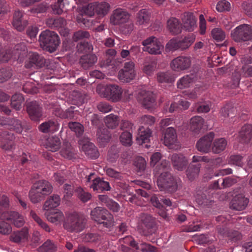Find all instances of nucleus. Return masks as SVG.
<instances>
[{"instance_id":"1","label":"nucleus","mask_w":252,"mask_h":252,"mask_svg":"<svg viewBox=\"0 0 252 252\" xmlns=\"http://www.w3.org/2000/svg\"><path fill=\"white\" fill-rule=\"evenodd\" d=\"M9 208V199L3 195L0 200V215L1 220H6L17 227H20L25 223L24 217L15 211H7Z\"/></svg>"},{"instance_id":"2","label":"nucleus","mask_w":252,"mask_h":252,"mask_svg":"<svg viewBox=\"0 0 252 252\" xmlns=\"http://www.w3.org/2000/svg\"><path fill=\"white\" fill-rule=\"evenodd\" d=\"M53 191L51 184L46 180H39L35 183L29 191V196L33 203L39 202Z\"/></svg>"},{"instance_id":"3","label":"nucleus","mask_w":252,"mask_h":252,"mask_svg":"<svg viewBox=\"0 0 252 252\" xmlns=\"http://www.w3.org/2000/svg\"><path fill=\"white\" fill-rule=\"evenodd\" d=\"M181 181L174 177L169 172L162 173L157 180V185L161 191L175 192L180 187Z\"/></svg>"},{"instance_id":"4","label":"nucleus","mask_w":252,"mask_h":252,"mask_svg":"<svg viewBox=\"0 0 252 252\" xmlns=\"http://www.w3.org/2000/svg\"><path fill=\"white\" fill-rule=\"evenodd\" d=\"M91 218L99 224L104 227L110 228L114 225V220L111 214L106 209L96 207L91 212Z\"/></svg>"},{"instance_id":"5","label":"nucleus","mask_w":252,"mask_h":252,"mask_svg":"<svg viewBox=\"0 0 252 252\" xmlns=\"http://www.w3.org/2000/svg\"><path fill=\"white\" fill-rule=\"evenodd\" d=\"M39 40L41 46L51 52L56 51L60 43L58 35L55 32L49 30L41 32Z\"/></svg>"},{"instance_id":"6","label":"nucleus","mask_w":252,"mask_h":252,"mask_svg":"<svg viewBox=\"0 0 252 252\" xmlns=\"http://www.w3.org/2000/svg\"><path fill=\"white\" fill-rule=\"evenodd\" d=\"M87 220L82 216L72 214L63 224L64 228L70 232L79 233L85 228Z\"/></svg>"},{"instance_id":"7","label":"nucleus","mask_w":252,"mask_h":252,"mask_svg":"<svg viewBox=\"0 0 252 252\" xmlns=\"http://www.w3.org/2000/svg\"><path fill=\"white\" fill-rule=\"evenodd\" d=\"M231 37L236 42L241 43L252 40V26L244 24L236 27L231 31Z\"/></svg>"},{"instance_id":"8","label":"nucleus","mask_w":252,"mask_h":252,"mask_svg":"<svg viewBox=\"0 0 252 252\" xmlns=\"http://www.w3.org/2000/svg\"><path fill=\"white\" fill-rule=\"evenodd\" d=\"M27 52V47L25 43L20 42L15 45L13 49L7 48L2 52L0 55V60L1 62H7L11 58L14 60L19 59Z\"/></svg>"},{"instance_id":"9","label":"nucleus","mask_w":252,"mask_h":252,"mask_svg":"<svg viewBox=\"0 0 252 252\" xmlns=\"http://www.w3.org/2000/svg\"><path fill=\"white\" fill-rule=\"evenodd\" d=\"M142 45L144 46L143 50L150 54H160L163 49L161 42L155 36H151L144 40Z\"/></svg>"},{"instance_id":"10","label":"nucleus","mask_w":252,"mask_h":252,"mask_svg":"<svg viewBox=\"0 0 252 252\" xmlns=\"http://www.w3.org/2000/svg\"><path fill=\"white\" fill-rule=\"evenodd\" d=\"M45 64L46 60L43 56L36 52H30L25 66L27 68L38 69L45 66Z\"/></svg>"},{"instance_id":"11","label":"nucleus","mask_w":252,"mask_h":252,"mask_svg":"<svg viewBox=\"0 0 252 252\" xmlns=\"http://www.w3.org/2000/svg\"><path fill=\"white\" fill-rule=\"evenodd\" d=\"M142 222L143 235L147 236L155 233L156 230V222L155 219L150 215L142 214L140 217Z\"/></svg>"},{"instance_id":"12","label":"nucleus","mask_w":252,"mask_h":252,"mask_svg":"<svg viewBox=\"0 0 252 252\" xmlns=\"http://www.w3.org/2000/svg\"><path fill=\"white\" fill-rule=\"evenodd\" d=\"M123 93L122 88L116 84H108L103 91V96L107 99L113 102L119 101Z\"/></svg>"},{"instance_id":"13","label":"nucleus","mask_w":252,"mask_h":252,"mask_svg":"<svg viewBox=\"0 0 252 252\" xmlns=\"http://www.w3.org/2000/svg\"><path fill=\"white\" fill-rule=\"evenodd\" d=\"M135 76L134 63L132 61L125 63L124 68L121 69L118 74V78L123 82H129Z\"/></svg>"},{"instance_id":"14","label":"nucleus","mask_w":252,"mask_h":252,"mask_svg":"<svg viewBox=\"0 0 252 252\" xmlns=\"http://www.w3.org/2000/svg\"><path fill=\"white\" fill-rule=\"evenodd\" d=\"M15 136L10 132L0 129V147L5 151H12L15 149Z\"/></svg>"},{"instance_id":"15","label":"nucleus","mask_w":252,"mask_h":252,"mask_svg":"<svg viewBox=\"0 0 252 252\" xmlns=\"http://www.w3.org/2000/svg\"><path fill=\"white\" fill-rule=\"evenodd\" d=\"M0 126H4L5 128L12 129L19 133H21L23 129L21 121L14 118L0 117Z\"/></svg>"},{"instance_id":"16","label":"nucleus","mask_w":252,"mask_h":252,"mask_svg":"<svg viewBox=\"0 0 252 252\" xmlns=\"http://www.w3.org/2000/svg\"><path fill=\"white\" fill-rule=\"evenodd\" d=\"M191 64L190 58L179 56L173 60L171 63V68L175 71H180L188 69Z\"/></svg>"},{"instance_id":"17","label":"nucleus","mask_w":252,"mask_h":252,"mask_svg":"<svg viewBox=\"0 0 252 252\" xmlns=\"http://www.w3.org/2000/svg\"><path fill=\"white\" fill-rule=\"evenodd\" d=\"M214 136V133L213 132H210L200 138L196 143L197 149L201 152L208 153L211 150Z\"/></svg>"},{"instance_id":"18","label":"nucleus","mask_w":252,"mask_h":252,"mask_svg":"<svg viewBox=\"0 0 252 252\" xmlns=\"http://www.w3.org/2000/svg\"><path fill=\"white\" fill-rule=\"evenodd\" d=\"M12 25L19 32L23 31L28 25V20L25 14L20 10H16L13 16Z\"/></svg>"},{"instance_id":"19","label":"nucleus","mask_w":252,"mask_h":252,"mask_svg":"<svg viewBox=\"0 0 252 252\" xmlns=\"http://www.w3.org/2000/svg\"><path fill=\"white\" fill-rule=\"evenodd\" d=\"M249 200L242 193L236 195L230 203V208L236 211H242L247 206Z\"/></svg>"},{"instance_id":"20","label":"nucleus","mask_w":252,"mask_h":252,"mask_svg":"<svg viewBox=\"0 0 252 252\" xmlns=\"http://www.w3.org/2000/svg\"><path fill=\"white\" fill-rule=\"evenodd\" d=\"M129 18L128 12L126 9L119 8L113 11L110 20L114 25H119L126 23Z\"/></svg>"},{"instance_id":"21","label":"nucleus","mask_w":252,"mask_h":252,"mask_svg":"<svg viewBox=\"0 0 252 252\" xmlns=\"http://www.w3.org/2000/svg\"><path fill=\"white\" fill-rule=\"evenodd\" d=\"M183 28L188 32H192L196 27L197 19L193 13L185 12L182 16Z\"/></svg>"},{"instance_id":"22","label":"nucleus","mask_w":252,"mask_h":252,"mask_svg":"<svg viewBox=\"0 0 252 252\" xmlns=\"http://www.w3.org/2000/svg\"><path fill=\"white\" fill-rule=\"evenodd\" d=\"M27 110L31 119L33 121H38L42 116V108L35 101L28 103L27 104Z\"/></svg>"},{"instance_id":"23","label":"nucleus","mask_w":252,"mask_h":252,"mask_svg":"<svg viewBox=\"0 0 252 252\" xmlns=\"http://www.w3.org/2000/svg\"><path fill=\"white\" fill-rule=\"evenodd\" d=\"M238 139L242 144H249L252 139V125L246 124L243 126L239 132Z\"/></svg>"},{"instance_id":"24","label":"nucleus","mask_w":252,"mask_h":252,"mask_svg":"<svg viewBox=\"0 0 252 252\" xmlns=\"http://www.w3.org/2000/svg\"><path fill=\"white\" fill-rule=\"evenodd\" d=\"M176 143H177V136L175 129L172 127H168L164 133V144L172 148L174 145H177Z\"/></svg>"},{"instance_id":"25","label":"nucleus","mask_w":252,"mask_h":252,"mask_svg":"<svg viewBox=\"0 0 252 252\" xmlns=\"http://www.w3.org/2000/svg\"><path fill=\"white\" fill-rule=\"evenodd\" d=\"M170 159L174 167L179 171L183 170L188 164L187 159L181 154L172 155Z\"/></svg>"},{"instance_id":"26","label":"nucleus","mask_w":252,"mask_h":252,"mask_svg":"<svg viewBox=\"0 0 252 252\" xmlns=\"http://www.w3.org/2000/svg\"><path fill=\"white\" fill-rule=\"evenodd\" d=\"M90 187L94 191H96L98 192L110 191L111 189L109 183L102 180L100 178L93 179V183Z\"/></svg>"},{"instance_id":"27","label":"nucleus","mask_w":252,"mask_h":252,"mask_svg":"<svg viewBox=\"0 0 252 252\" xmlns=\"http://www.w3.org/2000/svg\"><path fill=\"white\" fill-rule=\"evenodd\" d=\"M82 150L91 158L96 159L99 156L97 148L93 143L89 141L82 144Z\"/></svg>"},{"instance_id":"28","label":"nucleus","mask_w":252,"mask_h":252,"mask_svg":"<svg viewBox=\"0 0 252 252\" xmlns=\"http://www.w3.org/2000/svg\"><path fill=\"white\" fill-rule=\"evenodd\" d=\"M28 229L25 227L20 230L14 231L10 235V239L14 243L25 242L28 240Z\"/></svg>"},{"instance_id":"29","label":"nucleus","mask_w":252,"mask_h":252,"mask_svg":"<svg viewBox=\"0 0 252 252\" xmlns=\"http://www.w3.org/2000/svg\"><path fill=\"white\" fill-rule=\"evenodd\" d=\"M232 227V225L229 227L221 228L219 227L218 232L222 235L229 237L232 241H236L240 240L241 238V234L238 231L230 230V228Z\"/></svg>"},{"instance_id":"30","label":"nucleus","mask_w":252,"mask_h":252,"mask_svg":"<svg viewBox=\"0 0 252 252\" xmlns=\"http://www.w3.org/2000/svg\"><path fill=\"white\" fill-rule=\"evenodd\" d=\"M196 80V76L193 74L185 75L178 81L177 87L180 89L190 87Z\"/></svg>"},{"instance_id":"31","label":"nucleus","mask_w":252,"mask_h":252,"mask_svg":"<svg viewBox=\"0 0 252 252\" xmlns=\"http://www.w3.org/2000/svg\"><path fill=\"white\" fill-rule=\"evenodd\" d=\"M60 125L56 120H49L41 124L39 126V130L44 133L49 132H55L59 128Z\"/></svg>"},{"instance_id":"32","label":"nucleus","mask_w":252,"mask_h":252,"mask_svg":"<svg viewBox=\"0 0 252 252\" xmlns=\"http://www.w3.org/2000/svg\"><path fill=\"white\" fill-rule=\"evenodd\" d=\"M237 182V179L233 177H227L225 178L219 179L217 181H215L212 185V188L214 189H221L219 183L221 182V186L222 188H228Z\"/></svg>"},{"instance_id":"33","label":"nucleus","mask_w":252,"mask_h":252,"mask_svg":"<svg viewBox=\"0 0 252 252\" xmlns=\"http://www.w3.org/2000/svg\"><path fill=\"white\" fill-rule=\"evenodd\" d=\"M61 142L58 136L48 137L45 142L46 148L52 152L58 151L61 147Z\"/></svg>"},{"instance_id":"34","label":"nucleus","mask_w":252,"mask_h":252,"mask_svg":"<svg viewBox=\"0 0 252 252\" xmlns=\"http://www.w3.org/2000/svg\"><path fill=\"white\" fill-rule=\"evenodd\" d=\"M97 61V58L94 55L87 54L81 57L79 63L82 67L87 69L92 66Z\"/></svg>"},{"instance_id":"35","label":"nucleus","mask_w":252,"mask_h":252,"mask_svg":"<svg viewBox=\"0 0 252 252\" xmlns=\"http://www.w3.org/2000/svg\"><path fill=\"white\" fill-rule=\"evenodd\" d=\"M167 28L173 34L181 33L182 29L179 20L175 18H170L167 21Z\"/></svg>"},{"instance_id":"36","label":"nucleus","mask_w":252,"mask_h":252,"mask_svg":"<svg viewBox=\"0 0 252 252\" xmlns=\"http://www.w3.org/2000/svg\"><path fill=\"white\" fill-rule=\"evenodd\" d=\"M150 15L151 12L149 10L141 9L136 14V24L141 25L147 23L150 20Z\"/></svg>"},{"instance_id":"37","label":"nucleus","mask_w":252,"mask_h":252,"mask_svg":"<svg viewBox=\"0 0 252 252\" xmlns=\"http://www.w3.org/2000/svg\"><path fill=\"white\" fill-rule=\"evenodd\" d=\"M60 197L58 195L54 194L51 196L45 201L43 208L45 210L49 211L50 210L56 208L60 204Z\"/></svg>"},{"instance_id":"38","label":"nucleus","mask_w":252,"mask_h":252,"mask_svg":"<svg viewBox=\"0 0 252 252\" xmlns=\"http://www.w3.org/2000/svg\"><path fill=\"white\" fill-rule=\"evenodd\" d=\"M46 24L50 28L59 30L66 25V20L62 17L57 18H50L46 21Z\"/></svg>"},{"instance_id":"39","label":"nucleus","mask_w":252,"mask_h":252,"mask_svg":"<svg viewBox=\"0 0 252 252\" xmlns=\"http://www.w3.org/2000/svg\"><path fill=\"white\" fill-rule=\"evenodd\" d=\"M151 134L152 131L149 127L145 128L141 126L138 129L137 139L142 143H148L150 141Z\"/></svg>"},{"instance_id":"40","label":"nucleus","mask_w":252,"mask_h":252,"mask_svg":"<svg viewBox=\"0 0 252 252\" xmlns=\"http://www.w3.org/2000/svg\"><path fill=\"white\" fill-rule=\"evenodd\" d=\"M200 163H194L192 162L190 163L187 170V175L189 179L192 181L197 177L200 172Z\"/></svg>"},{"instance_id":"41","label":"nucleus","mask_w":252,"mask_h":252,"mask_svg":"<svg viewBox=\"0 0 252 252\" xmlns=\"http://www.w3.org/2000/svg\"><path fill=\"white\" fill-rule=\"evenodd\" d=\"M227 141L223 138L216 139L213 142L212 150L215 154H219L222 152L226 148Z\"/></svg>"},{"instance_id":"42","label":"nucleus","mask_w":252,"mask_h":252,"mask_svg":"<svg viewBox=\"0 0 252 252\" xmlns=\"http://www.w3.org/2000/svg\"><path fill=\"white\" fill-rule=\"evenodd\" d=\"M195 35L193 34H189L183 38L179 40L180 50H184L188 48L195 41Z\"/></svg>"},{"instance_id":"43","label":"nucleus","mask_w":252,"mask_h":252,"mask_svg":"<svg viewBox=\"0 0 252 252\" xmlns=\"http://www.w3.org/2000/svg\"><path fill=\"white\" fill-rule=\"evenodd\" d=\"M204 124V119L200 116H196L192 117L190 121V129L194 132H197L202 127Z\"/></svg>"},{"instance_id":"44","label":"nucleus","mask_w":252,"mask_h":252,"mask_svg":"<svg viewBox=\"0 0 252 252\" xmlns=\"http://www.w3.org/2000/svg\"><path fill=\"white\" fill-rule=\"evenodd\" d=\"M61 154L64 158L71 159L74 158L75 150L70 143H67L63 145Z\"/></svg>"},{"instance_id":"45","label":"nucleus","mask_w":252,"mask_h":252,"mask_svg":"<svg viewBox=\"0 0 252 252\" xmlns=\"http://www.w3.org/2000/svg\"><path fill=\"white\" fill-rule=\"evenodd\" d=\"M68 4L67 0H58V2L52 6V10L55 14L60 15L67 10L66 6Z\"/></svg>"},{"instance_id":"46","label":"nucleus","mask_w":252,"mask_h":252,"mask_svg":"<svg viewBox=\"0 0 252 252\" xmlns=\"http://www.w3.org/2000/svg\"><path fill=\"white\" fill-rule=\"evenodd\" d=\"M119 122V117L113 114L107 115L104 119L106 126L108 128L111 129L115 128L118 126Z\"/></svg>"},{"instance_id":"47","label":"nucleus","mask_w":252,"mask_h":252,"mask_svg":"<svg viewBox=\"0 0 252 252\" xmlns=\"http://www.w3.org/2000/svg\"><path fill=\"white\" fill-rule=\"evenodd\" d=\"M24 97L20 94H15L13 95L11 99V106L12 108L19 110L22 107V104L24 101Z\"/></svg>"},{"instance_id":"48","label":"nucleus","mask_w":252,"mask_h":252,"mask_svg":"<svg viewBox=\"0 0 252 252\" xmlns=\"http://www.w3.org/2000/svg\"><path fill=\"white\" fill-rule=\"evenodd\" d=\"M157 80L161 83H170L174 81L175 78L170 72H160L157 74Z\"/></svg>"},{"instance_id":"49","label":"nucleus","mask_w":252,"mask_h":252,"mask_svg":"<svg viewBox=\"0 0 252 252\" xmlns=\"http://www.w3.org/2000/svg\"><path fill=\"white\" fill-rule=\"evenodd\" d=\"M155 102V94L151 92H147L145 93L143 98L142 104L146 108H150L153 106Z\"/></svg>"},{"instance_id":"50","label":"nucleus","mask_w":252,"mask_h":252,"mask_svg":"<svg viewBox=\"0 0 252 252\" xmlns=\"http://www.w3.org/2000/svg\"><path fill=\"white\" fill-rule=\"evenodd\" d=\"M96 14L99 16L106 15L110 8V4L107 2H96Z\"/></svg>"},{"instance_id":"51","label":"nucleus","mask_w":252,"mask_h":252,"mask_svg":"<svg viewBox=\"0 0 252 252\" xmlns=\"http://www.w3.org/2000/svg\"><path fill=\"white\" fill-rule=\"evenodd\" d=\"M157 63L155 59H150L145 62L143 71L146 74L151 75L157 67Z\"/></svg>"},{"instance_id":"52","label":"nucleus","mask_w":252,"mask_h":252,"mask_svg":"<svg viewBox=\"0 0 252 252\" xmlns=\"http://www.w3.org/2000/svg\"><path fill=\"white\" fill-rule=\"evenodd\" d=\"M47 220L53 223L59 222L64 219V216L62 212L60 211H53L51 214L45 213Z\"/></svg>"},{"instance_id":"53","label":"nucleus","mask_w":252,"mask_h":252,"mask_svg":"<svg viewBox=\"0 0 252 252\" xmlns=\"http://www.w3.org/2000/svg\"><path fill=\"white\" fill-rule=\"evenodd\" d=\"M119 148L115 145L112 146L108 151L107 159L111 163L115 162L119 157Z\"/></svg>"},{"instance_id":"54","label":"nucleus","mask_w":252,"mask_h":252,"mask_svg":"<svg viewBox=\"0 0 252 252\" xmlns=\"http://www.w3.org/2000/svg\"><path fill=\"white\" fill-rule=\"evenodd\" d=\"M196 202L200 205L209 206L212 200L207 197L206 194L203 192H199L195 195Z\"/></svg>"},{"instance_id":"55","label":"nucleus","mask_w":252,"mask_h":252,"mask_svg":"<svg viewBox=\"0 0 252 252\" xmlns=\"http://www.w3.org/2000/svg\"><path fill=\"white\" fill-rule=\"evenodd\" d=\"M30 216L32 219L38 224L41 228L44 229L45 231L50 232L51 228L48 225L43 221L32 210L30 212Z\"/></svg>"},{"instance_id":"56","label":"nucleus","mask_w":252,"mask_h":252,"mask_svg":"<svg viewBox=\"0 0 252 252\" xmlns=\"http://www.w3.org/2000/svg\"><path fill=\"white\" fill-rule=\"evenodd\" d=\"M97 136L99 142H108L111 138L110 132L106 128H99L97 131Z\"/></svg>"},{"instance_id":"57","label":"nucleus","mask_w":252,"mask_h":252,"mask_svg":"<svg viewBox=\"0 0 252 252\" xmlns=\"http://www.w3.org/2000/svg\"><path fill=\"white\" fill-rule=\"evenodd\" d=\"M68 127L71 131L75 132L77 137L82 136L84 133V127L80 123L77 122H70Z\"/></svg>"},{"instance_id":"58","label":"nucleus","mask_w":252,"mask_h":252,"mask_svg":"<svg viewBox=\"0 0 252 252\" xmlns=\"http://www.w3.org/2000/svg\"><path fill=\"white\" fill-rule=\"evenodd\" d=\"M170 168V164L166 160H161L160 164L156 165L154 169V172L157 174H160L164 172H169L168 170Z\"/></svg>"},{"instance_id":"59","label":"nucleus","mask_w":252,"mask_h":252,"mask_svg":"<svg viewBox=\"0 0 252 252\" xmlns=\"http://www.w3.org/2000/svg\"><path fill=\"white\" fill-rule=\"evenodd\" d=\"M56 248L54 243L51 240H48L38 248V251L40 252H55L56 251Z\"/></svg>"},{"instance_id":"60","label":"nucleus","mask_w":252,"mask_h":252,"mask_svg":"<svg viewBox=\"0 0 252 252\" xmlns=\"http://www.w3.org/2000/svg\"><path fill=\"white\" fill-rule=\"evenodd\" d=\"M120 139L123 145L129 146L132 143V134L129 131H125L121 134Z\"/></svg>"},{"instance_id":"61","label":"nucleus","mask_w":252,"mask_h":252,"mask_svg":"<svg viewBox=\"0 0 252 252\" xmlns=\"http://www.w3.org/2000/svg\"><path fill=\"white\" fill-rule=\"evenodd\" d=\"M90 37V34L88 32L79 30L75 32L72 36L73 41L77 42L80 40L88 39Z\"/></svg>"},{"instance_id":"62","label":"nucleus","mask_w":252,"mask_h":252,"mask_svg":"<svg viewBox=\"0 0 252 252\" xmlns=\"http://www.w3.org/2000/svg\"><path fill=\"white\" fill-rule=\"evenodd\" d=\"M211 34L213 39L218 42L223 41L225 38V32L219 28L213 29Z\"/></svg>"},{"instance_id":"63","label":"nucleus","mask_w":252,"mask_h":252,"mask_svg":"<svg viewBox=\"0 0 252 252\" xmlns=\"http://www.w3.org/2000/svg\"><path fill=\"white\" fill-rule=\"evenodd\" d=\"M243 157L240 154L231 155L229 159L228 162L230 164L242 167L243 165Z\"/></svg>"},{"instance_id":"64","label":"nucleus","mask_w":252,"mask_h":252,"mask_svg":"<svg viewBox=\"0 0 252 252\" xmlns=\"http://www.w3.org/2000/svg\"><path fill=\"white\" fill-rule=\"evenodd\" d=\"M78 51L81 53L90 52L93 50V46L91 43L83 41L77 45Z\"/></svg>"}]
</instances>
